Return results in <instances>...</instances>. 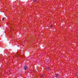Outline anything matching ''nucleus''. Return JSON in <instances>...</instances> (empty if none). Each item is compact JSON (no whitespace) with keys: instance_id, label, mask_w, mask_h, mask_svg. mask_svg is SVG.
Masks as SVG:
<instances>
[{"instance_id":"f257e3e1","label":"nucleus","mask_w":78,"mask_h":78,"mask_svg":"<svg viewBox=\"0 0 78 78\" xmlns=\"http://www.w3.org/2000/svg\"><path fill=\"white\" fill-rule=\"evenodd\" d=\"M55 77L56 78H59V75L58 74H56L55 75Z\"/></svg>"},{"instance_id":"f03ea898","label":"nucleus","mask_w":78,"mask_h":78,"mask_svg":"<svg viewBox=\"0 0 78 78\" xmlns=\"http://www.w3.org/2000/svg\"><path fill=\"white\" fill-rule=\"evenodd\" d=\"M24 69L25 70H27V66H24Z\"/></svg>"},{"instance_id":"7ed1b4c3","label":"nucleus","mask_w":78,"mask_h":78,"mask_svg":"<svg viewBox=\"0 0 78 78\" xmlns=\"http://www.w3.org/2000/svg\"><path fill=\"white\" fill-rule=\"evenodd\" d=\"M46 69L48 71V70H49V68L47 67V68H46Z\"/></svg>"},{"instance_id":"20e7f679","label":"nucleus","mask_w":78,"mask_h":78,"mask_svg":"<svg viewBox=\"0 0 78 78\" xmlns=\"http://www.w3.org/2000/svg\"><path fill=\"white\" fill-rule=\"evenodd\" d=\"M41 76H42V77H43V76H44V74H43Z\"/></svg>"},{"instance_id":"39448f33","label":"nucleus","mask_w":78,"mask_h":78,"mask_svg":"<svg viewBox=\"0 0 78 78\" xmlns=\"http://www.w3.org/2000/svg\"><path fill=\"white\" fill-rule=\"evenodd\" d=\"M34 2H37V1L36 0H34Z\"/></svg>"},{"instance_id":"423d86ee","label":"nucleus","mask_w":78,"mask_h":78,"mask_svg":"<svg viewBox=\"0 0 78 78\" xmlns=\"http://www.w3.org/2000/svg\"><path fill=\"white\" fill-rule=\"evenodd\" d=\"M2 20H4V18H2Z\"/></svg>"},{"instance_id":"0eeeda50","label":"nucleus","mask_w":78,"mask_h":78,"mask_svg":"<svg viewBox=\"0 0 78 78\" xmlns=\"http://www.w3.org/2000/svg\"><path fill=\"white\" fill-rule=\"evenodd\" d=\"M52 26H51V27H52Z\"/></svg>"}]
</instances>
